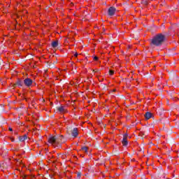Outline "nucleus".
<instances>
[{
	"label": "nucleus",
	"mask_w": 179,
	"mask_h": 179,
	"mask_svg": "<svg viewBox=\"0 0 179 179\" xmlns=\"http://www.w3.org/2000/svg\"><path fill=\"white\" fill-rule=\"evenodd\" d=\"M92 72H95L94 70H92Z\"/></svg>",
	"instance_id": "nucleus-23"
},
{
	"label": "nucleus",
	"mask_w": 179,
	"mask_h": 179,
	"mask_svg": "<svg viewBox=\"0 0 179 179\" xmlns=\"http://www.w3.org/2000/svg\"><path fill=\"white\" fill-rule=\"evenodd\" d=\"M57 108V111H59V113H65V107L63 106H59Z\"/></svg>",
	"instance_id": "nucleus-11"
},
{
	"label": "nucleus",
	"mask_w": 179,
	"mask_h": 179,
	"mask_svg": "<svg viewBox=\"0 0 179 179\" xmlns=\"http://www.w3.org/2000/svg\"><path fill=\"white\" fill-rule=\"evenodd\" d=\"M67 134L68 135H72L73 138H76L79 133H78V128H73L72 126L67 127Z\"/></svg>",
	"instance_id": "nucleus-3"
},
{
	"label": "nucleus",
	"mask_w": 179,
	"mask_h": 179,
	"mask_svg": "<svg viewBox=\"0 0 179 179\" xmlns=\"http://www.w3.org/2000/svg\"><path fill=\"white\" fill-rule=\"evenodd\" d=\"M78 52H76V54L74 55V57H78Z\"/></svg>",
	"instance_id": "nucleus-19"
},
{
	"label": "nucleus",
	"mask_w": 179,
	"mask_h": 179,
	"mask_svg": "<svg viewBox=\"0 0 179 179\" xmlns=\"http://www.w3.org/2000/svg\"><path fill=\"white\" fill-rule=\"evenodd\" d=\"M14 141H15V139H13V140H12V142H13Z\"/></svg>",
	"instance_id": "nucleus-21"
},
{
	"label": "nucleus",
	"mask_w": 179,
	"mask_h": 179,
	"mask_svg": "<svg viewBox=\"0 0 179 179\" xmlns=\"http://www.w3.org/2000/svg\"><path fill=\"white\" fill-rule=\"evenodd\" d=\"M0 167H1V164H0Z\"/></svg>",
	"instance_id": "nucleus-25"
},
{
	"label": "nucleus",
	"mask_w": 179,
	"mask_h": 179,
	"mask_svg": "<svg viewBox=\"0 0 179 179\" xmlns=\"http://www.w3.org/2000/svg\"><path fill=\"white\" fill-rule=\"evenodd\" d=\"M22 179H26V177H24Z\"/></svg>",
	"instance_id": "nucleus-22"
},
{
	"label": "nucleus",
	"mask_w": 179,
	"mask_h": 179,
	"mask_svg": "<svg viewBox=\"0 0 179 179\" xmlns=\"http://www.w3.org/2000/svg\"><path fill=\"white\" fill-rule=\"evenodd\" d=\"M145 120H150L153 117V114L150 112H146L145 114Z\"/></svg>",
	"instance_id": "nucleus-7"
},
{
	"label": "nucleus",
	"mask_w": 179,
	"mask_h": 179,
	"mask_svg": "<svg viewBox=\"0 0 179 179\" xmlns=\"http://www.w3.org/2000/svg\"><path fill=\"white\" fill-rule=\"evenodd\" d=\"M81 149H82V150H84L86 152H87V147H86V146L83 147Z\"/></svg>",
	"instance_id": "nucleus-15"
},
{
	"label": "nucleus",
	"mask_w": 179,
	"mask_h": 179,
	"mask_svg": "<svg viewBox=\"0 0 179 179\" xmlns=\"http://www.w3.org/2000/svg\"><path fill=\"white\" fill-rule=\"evenodd\" d=\"M141 3H142L143 5H145V6H147V5L149 4V2H148V1H146V0H143V1H141Z\"/></svg>",
	"instance_id": "nucleus-13"
},
{
	"label": "nucleus",
	"mask_w": 179,
	"mask_h": 179,
	"mask_svg": "<svg viewBox=\"0 0 179 179\" xmlns=\"http://www.w3.org/2000/svg\"><path fill=\"white\" fill-rule=\"evenodd\" d=\"M51 45L53 48H57V47H58V45H59V41H55L52 42Z\"/></svg>",
	"instance_id": "nucleus-9"
},
{
	"label": "nucleus",
	"mask_w": 179,
	"mask_h": 179,
	"mask_svg": "<svg viewBox=\"0 0 179 179\" xmlns=\"http://www.w3.org/2000/svg\"><path fill=\"white\" fill-rule=\"evenodd\" d=\"M146 135H148V132L146 131H141L140 133V136H141V139H145V136H146Z\"/></svg>",
	"instance_id": "nucleus-12"
},
{
	"label": "nucleus",
	"mask_w": 179,
	"mask_h": 179,
	"mask_svg": "<svg viewBox=\"0 0 179 179\" xmlns=\"http://www.w3.org/2000/svg\"><path fill=\"white\" fill-rule=\"evenodd\" d=\"M123 146H128V134H125L123 135V139L122 140Z\"/></svg>",
	"instance_id": "nucleus-6"
},
{
	"label": "nucleus",
	"mask_w": 179,
	"mask_h": 179,
	"mask_svg": "<svg viewBox=\"0 0 179 179\" xmlns=\"http://www.w3.org/2000/svg\"><path fill=\"white\" fill-rule=\"evenodd\" d=\"M109 75H114V71L110 70L109 71Z\"/></svg>",
	"instance_id": "nucleus-16"
},
{
	"label": "nucleus",
	"mask_w": 179,
	"mask_h": 179,
	"mask_svg": "<svg viewBox=\"0 0 179 179\" xmlns=\"http://www.w3.org/2000/svg\"><path fill=\"white\" fill-rule=\"evenodd\" d=\"M24 85L27 87H30L33 85V80L29 78H25L24 80Z\"/></svg>",
	"instance_id": "nucleus-4"
},
{
	"label": "nucleus",
	"mask_w": 179,
	"mask_h": 179,
	"mask_svg": "<svg viewBox=\"0 0 179 179\" xmlns=\"http://www.w3.org/2000/svg\"><path fill=\"white\" fill-rule=\"evenodd\" d=\"M23 81L21 80H17L15 85H17V86H18V87H22L23 86Z\"/></svg>",
	"instance_id": "nucleus-10"
},
{
	"label": "nucleus",
	"mask_w": 179,
	"mask_h": 179,
	"mask_svg": "<svg viewBox=\"0 0 179 179\" xmlns=\"http://www.w3.org/2000/svg\"><path fill=\"white\" fill-rule=\"evenodd\" d=\"M77 177L78 179H80V177H82V172H78L77 173Z\"/></svg>",
	"instance_id": "nucleus-14"
},
{
	"label": "nucleus",
	"mask_w": 179,
	"mask_h": 179,
	"mask_svg": "<svg viewBox=\"0 0 179 179\" xmlns=\"http://www.w3.org/2000/svg\"><path fill=\"white\" fill-rule=\"evenodd\" d=\"M115 91H116V90H113V92H115Z\"/></svg>",
	"instance_id": "nucleus-24"
},
{
	"label": "nucleus",
	"mask_w": 179,
	"mask_h": 179,
	"mask_svg": "<svg viewBox=\"0 0 179 179\" xmlns=\"http://www.w3.org/2000/svg\"><path fill=\"white\" fill-rule=\"evenodd\" d=\"M164 41H166V35L158 34L151 39L150 45L152 47H162Z\"/></svg>",
	"instance_id": "nucleus-1"
},
{
	"label": "nucleus",
	"mask_w": 179,
	"mask_h": 179,
	"mask_svg": "<svg viewBox=\"0 0 179 179\" xmlns=\"http://www.w3.org/2000/svg\"><path fill=\"white\" fill-rule=\"evenodd\" d=\"M99 59V57H96V56H94V61H97Z\"/></svg>",
	"instance_id": "nucleus-17"
},
{
	"label": "nucleus",
	"mask_w": 179,
	"mask_h": 179,
	"mask_svg": "<svg viewBox=\"0 0 179 179\" xmlns=\"http://www.w3.org/2000/svg\"><path fill=\"white\" fill-rule=\"evenodd\" d=\"M48 142L51 143L52 146L61 148V143H64L65 138H64V136H59L58 137L53 136L48 138Z\"/></svg>",
	"instance_id": "nucleus-2"
},
{
	"label": "nucleus",
	"mask_w": 179,
	"mask_h": 179,
	"mask_svg": "<svg viewBox=\"0 0 179 179\" xmlns=\"http://www.w3.org/2000/svg\"><path fill=\"white\" fill-rule=\"evenodd\" d=\"M2 64H3V61L0 59V65H2Z\"/></svg>",
	"instance_id": "nucleus-18"
},
{
	"label": "nucleus",
	"mask_w": 179,
	"mask_h": 179,
	"mask_svg": "<svg viewBox=\"0 0 179 179\" xmlns=\"http://www.w3.org/2000/svg\"><path fill=\"white\" fill-rule=\"evenodd\" d=\"M26 139H27V135H26V134H24L22 136L19 137L20 142H24V141H26Z\"/></svg>",
	"instance_id": "nucleus-8"
},
{
	"label": "nucleus",
	"mask_w": 179,
	"mask_h": 179,
	"mask_svg": "<svg viewBox=\"0 0 179 179\" xmlns=\"http://www.w3.org/2000/svg\"><path fill=\"white\" fill-rule=\"evenodd\" d=\"M116 11L117 8H115V7H110L108 10V15L109 16H114V15H115Z\"/></svg>",
	"instance_id": "nucleus-5"
},
{
	"label": "nucleus",
	"mask_w": 179,
	"mask_h": 179,
	"mask_svg": "<svg viewBox=\"0 0 179 179\" xmlns=\"http://www.w3.org/2000/svg\"><path fill=\"white\" fill-rule=\"evenodd\" d=\"M9 131H13V129H12V128H10V127H9Z\"/></svg>",
	"instance_id": "nucleus-20"
}]
</instances>
